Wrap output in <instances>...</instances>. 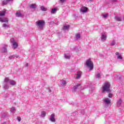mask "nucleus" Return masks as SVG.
<instances>
[{"label":"nucleus","instance_id":"nucleus-20","mask_svg":"<svg viewBox=\"0 0 124 124\" xmlns=\"http://www.w3.org/2000/svg\"><path fill=\"white\" fill-rule=\"evenodd\" d=\"M61 86H65V85H66V81H65V80H61L60 82Z\"/></svg>","mask_w":124,"mask_h":124},{"label":"nucleus","instance_id":"nucleus-14","mask_svg":"<svg viewBox=\"0 0 124 124\" xmlns=\"http://www.w3.org/2000/svg\"><path fill=\"white\" fill-rule=\"evenodd\" d=\"M115 55L117 56V58L118 60H123V57H122V55H120L119 52H116Z\"/></svg>","mask_w":124,"mask_h":124},{"label":"nucleus","instance_id":"nucleus-16","mask_svg":"<svg viewBox=\"0 0 124 124\" xmlns=\"http://www.w3.org/2000/svg\"><path fill=\"white\" fill-rule=\"evenodd\" d=\"M95 77L96 78H100V77H101V72L97 71L95 75Z\"/></svg>","mask_w":124,"mask_h":124},{"label":"nucleus","instance_id":"nucleus-3","mask_svg":"<svg viewBox=\"0 0 124 124\" xmlns=\"http://www.w3.org/2000/svg\"><path fill=\"white\" fill-rule=\"evenodd\" d=\"M85 65H87V67H89V70H93V63L92 62L91 59L87 60Z\"/></svg>","mask_w":124,"mask_h":124},{"label":"nucleus","instance_id":"nucleus-41","mask_svg":"<svg viewBox=\"0 0 124 124\" xmlns=\"http://www.w3.org/2000/svg\"><path fill=\"white\" fill-rule=\"evenodd\" d=\"M26 66H29V63H27V64H26Z\"/></svg>","mask_w":124,"mask_h":124},{"label":"nucleus","instance_id":"nucleus-24","mask_svg":"<svg viewBox=\"0 0 124 124\" xmlns=\"http://www.w3.org/2000/svg\"><path fill=\"white\" fill-rule=\"evenodd\" d=\"M13 48H16L18 47V44H17L16 42H15L14 43H13Z\"/></svg>","mask_w":124,"mask_h":124},{"label":"nucleus","instance_id":"nucleus-21","mask_svg":"<svg viewBox=\"0 0 124 124\" xmlns=\"http://www.w3.org/2000/svg\"><path fill=\"white\" fill-rule=\"evenodd\" d=\"M56 13H57V9L56 8L52 9L51 10V14H56Z\"/></svg>","mask_w":124,"mask_h":124},{"label":"nucleus","instance_id":"nucleus-43","mask_svg":"<svg viewBox=\"0 0 124 124\" xmlns=\"http://www.w3.org/2000/svg\"><path fill=\"white\" fill-rule=\"evenodd\" d=\"M16 58H18V56H16Z\"/></svg>","mask_w":124,"mask_h":124},{"label":"nucleus","instance_id":"nucleus-42","mask_svg":"<svg viewBox=\"0 0 124 124\" xmlns=\"http://www.w3.org/2000/svg\"><path fill=\"white\" fill-rule=\"evenodd\" d=\"M90 1H92V0H89Z\"/></svg>","mask_w":124,"mask_h":124},{"label":"nucleus","instance_id":"nucleus-19","mask_svg":"<svg viewBox=\"0 0 124 124\" xmlns=\"http://www.w3.org/2000/svg\"><path fill=\"white\" fill-rule=\"evenodd\" d=\"M69 28H70V25H65L63 26V31H66V30H68V29H69Z\"/></svg>","mask_w":124,"mask_h":124},{"label":"nucleus","instance_id":"nucleus-13","mask_svg":"<svg viewBox=\"0 0 124 124\" xmlns=\"http://www.w3.org/2000/svg\"><path fill=\"white\" fill-rule=\"evenodd\" d=\"M104 102H105V103H106V104H108H108H111V100H110V99H109V98H106V99H105Z\"/></svg>","mask_w":124,"mask_h":124},{"label":"nucleus","instance_id":"nucleus-6","mask_svg":"<svg viewBox=\"0 0 124 124\" xmlns=\"http://www.w3.org/2000/svg\"><path fill=\"white\" fill-rule=\"evenodd\" d=\"M107 39V35L105 34V33H103L101 35V40L102 41L104 42L105 40Z\"/></svg>","mask_w":124,"mask_h":124},{"label":"nucleus","instance_id":"nucleus-30","mask_svg":"<svg viewBox=\"0 0 124 124\" xmlns=\"http://www.w3.org/2000/svg\"><path fill=\"white\" fill-rule=\"evenodd\" d=\"M76 37L77 38L76 40H77L80 38L81 35H80V34H77L76 35Z\"/></svg>","mask_w":124,"mask_h":124},{"label":"nucleus","instance_id":"nucleus-27","mask_svg":"<svg viewBox=\"0 0 124 124\" xmlns=\"http://www.w3.org/2000/svg\"><path fill=\"white\" fill-rule=\"evenodd\" d=\"M40 9L42 11H47V8H45L44 6H41Z\"/></svg>","mask_w":124,"mask_h":124},{"label":"nucleus","instance_id":"nucleus-35","mask_svg":"<svg viewBox=\"0 0 124 124\" xmlns=\"http://www.w3.org/2000/svg\"><path fill=\"white\" fill-rule=\"evenodd\" d=\"M5 117H6V114L5 113H4L2 114V117H1V119H3L4 118H5Z\"/></svg>","mask_w":124,"mask_h":124},{"label":"nucleus","instance_id":"nucleus-2","mask_svg":"<svg viewBox=\"0 0 124 124\" xmlns=\"http://www.w3.org/2000/svg\"><path fill=\"white\" fill-rule=\"evenodd\" d=\"M107 92L109 93L110 92V83L107 82H105L104 87H103L102 93Z\"/></svg>","mask_w":124,"mask_h":124},{"label":"nucleus","instance_id":"nucleus-38","mask_svg":"<svg viewBox=\"0 0 124 124\" xmlns=\"http://www.w3.org/2000/svg\"><path fill=\"white\" fill-rule=\"evenodd\" d=\"M104 18H106V17H107V16H108V14H106L105 15H104L103 16Z\"/></svg>","mask_w":124,"mask_h":124},{"label":"nucleus","instance_id":"nucleus-1","mask_svg":"<svg viewBox=\"0 0 124 124\" xmlns=\"http://www.w3.org/2000/svg\"><path fill=\"white\" fill-rule=\"evenodd\" d=\"M36 25L37 26L38 30H43L44 26L45 25V21L39 20L36 22Z\"/></svg>","mask_w":124,"mask_h":124},{"label":"nucleus","instance_id":"nucleus-40","mask_svg":"<svg viewBox=\"0 0 124 124\" xmlns=\"http://www.w3.org/2000/svg\"><path fill=\"white\" fill-rule=\"evenodd\" d=\"M1 124H6V121H5V122L2 123Z\"/></svg>","mask_w":124,"mask_h":124},{"label":"nucleus","instance_id":"nucleus-9","mask_svg":"<svg viewBox=\"0 0 124 124\" xmlns=\"http://www.w3.org/2000/svg\"><path fill=\"white\" fill-rule=\"evenodd\" d=\"M81 75H82V72L81 71H78L77 74V76L74 77L75 79H80L81 78Z\"/></svg>","mask_w":124,"mask_h":124},{"label":"nucleus","instance_id":"nucleus-29","mask_svg":"<svg viewBox=\"0 0 124 124\" xmlns=\"http://www.w3.org/2000/svg\"><path fill=\"white\" fill-rule=\"evenodd\" d=\"M2 4L4 5H6L8 3V2L7 1V0H4L2 2Z\"/></svg>","mask_w":124,"mask_h":124},{"label":"nucleus","instance_id":"nucleus-10","mask_svg":"<svg viewBox=\"0 0 124 124\" xmlns=\"http://www.w3.org/2000/svg\"><path fill=\"white\" fill-rule=\"evenodd\" d=\"M0 22H2V23H8V18L6 17L4 18H0Z\"/></svg>","mask_w":124,"mask_h":124},{"label":"nucleus","instance_id":"nucleus-23","mask_svg":"<svg viewBox=\"0 0 124 124\" xmlns=\"http://www.w3.org/2000/svg\"><path fill=\"white\" fill-rule=\"evenodd\" d=\"M2 27L3 28V29H8V28H9V26L5 23L3 24Z\"/></svg>","mask_w":124,"mask_h":124},{"label":"nucleus","instance_id":"nucleus-39","mask_svg":"<svg viewBox=\"0 0 124 124\" xmlns=\"http://www.w3.org/2000/svg\"><path fill=\"white\" fill-rule=\"evenodd\" d=\"M112 96H113V95H112V94L109 93V94H108V97L111 98V97H112Z\"/></svg>","mask_w":124,"mask_h":124},{"label":"nucleus","instance_id":"nucleus-4","mask_svg":"<svg viewBox=\"0 0 124 124\" xmlns=\"http://www.w3.org/2000/svg\"><path fill=\"white\" fill-rule=\"evenodd\" d=\"M8 78H6L4 79V82H3V89L4 90H8V89H9V85H8Z\"/></svg>","mask_w":124,"mask_h":124},{"label":"nucleus","instance_id":"nucleus-8","mask_svg":"<svg viewBox=\"0 0 124 124\" xmlns=\"http://www.w3.org/2000/svg\"><path fill=\"white\" fill-rule=\"evenodd\" d=\"M0 51L1 53H3V54L7 53V49H6V46H4L0 49Z\"/></svg>","mask_w":124,"mask_h":124},{"label":"nucleus","instance_id":"nucleus-34","mask_svg":"<svg viewBox=\"0 0 124 124\" xmlns=\"http://www.w3.org/2000/svg\"><path fill=\"white\" fill-rule=\"evenodd\" d=\"M66 2V0H60V2L61 3H64V2Z\"/></svg>","mask_w":124,"mask_h":124},{"label":"nucleus","instance_id":"nucleus-31","mask_svg":"<svg viewBox=\"0 0 124 124\" xmlns=\"http://www.w3.org/2000/svg\"><path fill=\"white\" fill-rule=\"evenodd\" d=\"M15 55H12V56H10L9 57V60H14V58H15Z\"/></svg>","mask_w":124,"mask_h":124},{"label":"nucleus","instance_id":"nucleus-17","mask_svg":"<svg viewBox=\"0 0 124 124\" xmlns=\"http://www.w3.org/2000/svg\"><path fill=\"white\" fill-rule=\"evenodd\" d=\"M6 13V10L4 9L3 11L0 12V16H4Z\"/></svg>","mask_w":124,"mask_h":124},{"label":"nucleus","instance_id":"nucleus-18","mask_svg":"<svg viewBox=\"0 0 124 124\" xmlns=\"http://www.w3.org/2000/svg\"><path fill=\"white\" fill-rule=\"evenodd\" d=\"M115 19L116 21H118V22H121L122 21V17L120 16H115Z\"/></svg>","mask_w":124,"mask_h":124},{"label":"nucleus","instance_id":"nucleus-33","mask_svg":"<svg viewBox=\"0 0 124 124\" xmlns=\"http://www.w3.org/2000/svg\"><path fill=\"white\" fill-rule=\"evenodd\" d=\"M11 112H12V113H14V112H15V108H12L10 109Z\"/></svg>","mask_w":124,"mask_h":124},{"label":"nucleus","instance_id":"nucleus-32","mask_svg":"<svg viewBox=\"0 0 124 124\" xmlns=\"http://www.w3.org/2000/svg\"><path fill=\"white\" fill-rule=\"evenodd\" d=\"M110 45H111V46H114V45H116V42H115V40L112 41L111 42Z\"/></svg>","mask_w":124,"mask_h":124},{"label":"nucleus","instance_id":"nucleus-28","mask_svg":"<svg viewBox=\"0 0 124 124\" xmlns=\"http://www.w3.org/2000/svg\"><path fill=\"white\" fill-rule=\"evenodd\" d=\"M45 116H46V112L45 111H42L41 113V117H42V118H44Z\"/></svg>","mask_w":124,"mask_h":124},{"label":"nucleus","instance_id":"nucleus-25","mask_svg":"<svg viewBox=\"0 0 124 124\" xmlns=\"http://www.w3.org/2000/svg\"><path fill=\"white\" fill-rule=\"evenodd\" d=\"M122 99H120L117 103V106L118 107H119V106H121V104H122Z\"/></svg>","mask_w":124,"mask_h":124},{"label":"nucleus","instance_id":"nucleus-36","mask_svg":"<svg viewBox=\"0 0 124 124\" xmlns=\"http://www.w3.org/2000/svg\"><path fill=\"white\" fill-rule=\"evenodd\" d=\"M11 42L12 43H14V42H15V41H14V38H12V39H11Z\"/></svg>","mask_w":124,"mask_h":124},{"label":"nucleus","instance_id":"nucleus-26","mask_svg":"<svg viewBox=\"0 0 124 124\" xmlns=\"http://www.w3.org/2000/svg\"><path fill=\"white\" fill-rule=\"evenodd\" d=\"M30 7L31 9L34 10L36 8L35 5H34V4H31V5H30Z\"/></svg>","mask_w":124,"mask_h":124},{"label":"nucleus","instance_id":"nucleus-5","mask_svg":"<svg viewBox=\"0 0 124 124\" xmlns=\"http://www.w3.org/2000/svg\"><path fill=\"white\" fill-rule=\"evenodd\" d=\"M80 11H81V12L82 13H86V12H88V8L86 6H81Z\"/></svg>","mask_w":124,"mask_h":124},{"label":"nucleus","instance_id":"nucleus-37","mask_svg":"<svg viewBox=\"0 0 124 124\" xmlns=\"http://www.w3.org/2000/svg\"><path fill=\"white\" fill-rule=\"evenodd\" d=\"M17 121H18V122H21V117H17Z\"/></svg>","mask_w":124,"mask_h":124},{"label":"nucleus","instance_id":"nucleus-22","mask_svg":"<svg viewBox=\"0 0 124 124\" xmlns=\"http://www.w3.org/2000/svg\"><path fill=\"white\" fill-rule=\"evenodd\" d=\"M64 58H65V59H66L67 60H69V59H70V54H65Z\"/></svg>","mask_w":124,"mask_h":124},{"label":"nucleus","instance_id":"nucleus-7","mask_svg":"<svg viewBox=\"0 0 124 124\" xmlns=\"http://www.w3.org/2000/svg\"><path fill=\"white\" fill-rule=\"evenodd\" d=\"M8 83H9L11 86H15L16 85V81L15 80H11L8 78Z\"/></svg>","mask_w":124,"mask_h":124},{"label":"nucleus","instance_id":"nucleus-12","mask_svg":"<svg viewBox=\"0 0 124 124\" xmlns=\"http://www.w3.org/2000/svg\"><path fill=\"white\" fill-rule=\"evenodd\" d=\"M50 121H51V122H52L53 123H55V122H56V119H55V114H52L50 115Z\"/></svg>","mask_w":124,"mask_h":124},{"label":"nucleus","instance_id":"nucleus-11","mask_svg":"<svg viewBox=\"0 0 124 124\" xmlns=\"http://www.w3.org/2000/svg\"><path fill=\"white\" fill-rule=\"evenodd\" d=\"M80 84L78 83L76 85L74 86L72 89V92H76L77 89L80 87Z\"/></svg>","mask_w":124,"mask_h":124},{"label":"nucleus","instance_id":"nucleus-15","mask_svg":"<svg viewBox=\"0 0 124 124\" xmlns=\"http://www.w3.org/2000/svg\"><path fill=\"white\" fill-rule=\"evenodd\" d=\"M16 17H22L23 16L22 14H21L20 11H17L16 13Z\"/></svg>","mask_w":124,"mask_h":124}]
</instances>
